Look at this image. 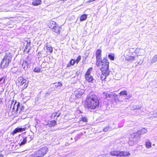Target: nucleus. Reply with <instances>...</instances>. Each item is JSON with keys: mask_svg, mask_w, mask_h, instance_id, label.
Returning a JSON list of instances; mask_svg holds the SVG:
<instances>
[{"mask_svg": "<svg viewBox=\"0 0 157 157\" xmlns=\"http://www.w3.org/2000/svg\"><path fill=\"white\" fill-rule=\"evenodd\" d=\"M99 104L98 99L95 94H90L86 97L85 106L87 108L94 109L98 107Z\"/></svg>", "mask_w": 157, "mask_h": 157, "instance_id": "1", "label": "nucleus"}, {"mask_svg": "<svg viewBox=\"0 0 157 157\" xmlns=\"http://www.w3.org/2000/svg\"><path fill=\"white\" fill-rule=\"evenodd\" d=\"M12 57L10 52H7L1 62V68H3L7 67L11 62Z\"/></svg>", "mask_w": 157, "mask_h": 157, "instance_id": "2", "label": "nucleus"}, {"mask_svg": "<svg viewBox=\"0 0 157 157\" xmlns=\"http://www.w3.org/2000/svg\"><path fill=\"white\" fill-rule=\"evenodd\" d=\"M140 138V136L137 132L132 134L128 142L129 145L130 146L133 145L138 142Z\"/></svg>", "mask_w": 157, "mask_h": 157, "instance_id": "3", "label": "nucleus"}, {"mask_svg": "<svg viewBox=\"0 0 157 157\" xmlns=\"http://www.w3.org/2000/svg\"><path fill=\"white\" fill-rule=\"evenodd\" d=\"M48 151L47 147H44L31 155V156L32 157H43L46 154Z\"/></svg>", "mask_w": 157, "mask_h": 157, "instance_id": "4", "label": "nucleus"}, {"mask_svg": "<svg viewBox=\"0 0 157 157\" xmlns=\"http://www.w3.org/2000/svg\"><path fill=\"white\" fill-rule=\"evenodd\" d=\"M110 154L111 155L113 156H123L124 157L128 156L130 155L128 152L121 151L117 150H114L111 151L110 153Z\"/></svg>", "mask_w": 157, "mask_h": 157, "instance_id": "5", "label": "nucleus"}, {"mask_svg": "<svg viewBox=\"0 0 157 157\" xmlns=\"http://www.w3.org/2000/svg\"><path fill=\"white\" fill-rule=\"evenodd\" d=\"M49 27L52 29V31L57 33H60L61 28L57 24L56 22L53 21H51L50 23Z\"/></svg>", "mask_w": 157, "mask_h": 157, "instance_id": "6", "label": "nucleus"}, {"mask_svg": "<svg viewBox=\"0 0 157 157\" xmlns=\"http://www.w3.org/2000/svg\"><path fill=\"white\" fill-rule=\"evenodd\" d=\"M92 68H90L86 71L85 75L86 80L89 83H93L95 80L93 78V77L90 75Z\"/></svg>", "mask_w": 157, "mask_h": 157, "instance_id": "7", "label": "nucleus"}, {"mask_svg": "<svg viewBox=\"0 0 157 157\" xmlns=\"http://www.w3.org/2000/svg\"><path fill=\"white\" fill-rule=\"evenodd\" d=\"M102 63L101 66V71L102 72H106L109 71V62L107 60L104 59L102 61L100 62Z\"/></svg>", "mask_w": 157, "mask_h": 157, "instance_id": "8", "label": "nucleus"}, {"mask_svg": "<svg viewBox=\"0 0 157 157\" xmlns=\"http://www.w3.org/2000/svg\"><path fill=\"white\" fill-rule=\"evenodd\" d=\"M26 80L22 77H19L16 80L17 84L18 86H22L24 84H25L24 86L23 87L24 89L26 88L28 86V84L26 83Z\"/></svg>", "mask_w": 157, "mask_h": 157, "instance_id": "9", "label": "nucleus"}, {"mask_svg": "<svg viewBox=\"0 0 157 157\" xmlns=\"http://www.w3.org/2000/svg\"><path fill=\"white\" fill-rule=\"evenodd\" d=\"M101 51L100 49L97 50L96 55V64L98 67H99L100 65V62L101 61L102 59L101 57Z\"/></svg>", "mask_w": 157, "mask_h": 157, "instance_id": "10", "label": "nucleus"}, {"mask_svg": "<svg viewBox=\"0 0 157 157\" xmlns=\"http://www.w3.org/2000/svg\"><path fill=\"white\" fill-rule=\"evenodd\" d=\"M17 103L16 102L14 105L13 107V108L12 110L13 111H15V109H16V112H19V113H21V112H20V109H21V105H20V103L19 102H18L17 104Z\"/></svg>", "mask_w": 157, "mask_h": 157, "instance_id": "11", "label": "nucleus"}, {"mask_svg": "<svg viewBox=\"0 0 157 157\" xmlns=\"http://www.w3.org/2000/svg\"><path fill=\"white\" fill-rule=\"evenodd\" d=\"M26 128L25 127L24 128H19L17 127L13 131V132L11 133V134L13 135H14L17 132H21L23 131H25Z\"/></svg>", "mask_w": 157, "mask_h": 157, "instance_id": "12", "label": "nucleus"}, {"mask_svg": "<svg viewBox=\"0 0 157 157\" xmlns=\"http://www.w3.org/2000/svg\"><path fill=\"white\" fill-rule=\"evenodd\" d=\"M109 74V72H102V74L101 76V79L102 81H103L105 79L106 77Z\"/></svg>", "mask_w": 157, "mask_h": 157, "instance_id": "13", "label": "nucleus"}, {"mask_svg": "<svg viewBox=\"0 0 157 157\" xmlns=\"http://www.w3.org/2000/svg\"><path fill=\"white\" fill-rule=\"evenodd\" d=\"M147 132V129L145 128H142L141 130L138 131L137 132V134H138L140 136L141 135L146 133Z\"/></svg>", "mask_w": 157, "mask_h": 157, "instance_id": "14", "label": "nucleus"}, {"mask_svg": "<svg viewBox=\"0 0 157 157\" xmlns=\"http://www.w3.org/2000/svg\"><path fill=\"white\" fill-rule=\"evenodd\" d=\"M29 67V64L26 61L24 60L22 64V67L25 70H26Z\"/></svg>", "mask_w": 157, "mask_h": 157, "instance_id": "15", "label": "nucleus"}, {"mask_svg": "<svg viewBox=\"0 0 157 157\" xmlns=\"http://www.w3.org/2000/svg\"><path fill=\"white\" fill-rule=\"evenodd\" d=\"M28 138H30L29 141L31 140H32V139H31V137L30 136H29L27 137L24 138L23 141L20 143L19 144H20V146H21L22 145L25 144L27 141V139Z\"/></svg>", "mask_w": 157, "mask_h": 157, "instance_id": "16", "label": "nucleus"}, {"mask_svg": "<svg viewBox=\"0 0 157 157\" xmlns=\"http://www.w3.org/2000/svg\"><path fill=\"white\" fill-rule=\"evenodd\" d=\"M145 145L147 148H150L151 147V143L148 140H147L146 141Z\"/></svg>", "mask_w": 157, "mask_h": 157, "instance_id": "17", "label": "nucleus"}, {"mask_svg": "<svg viewBox=\"0 0 157 157\" xmlns=\"http://www.w3.org/2000/svg\"><path fill=\"white\" fill-rule=\"evenodd\" d=\"M83 90L78 91L75 93V96L77 98H80L82 95L83 94Z\"/></svg>", "mask_w": 157, "mask_h": 157, "instance_id": "18", "label": "nucleus"}, {"mask_svg": "<svg viewBox=\"0 0 157 157\" xmlns=\"http://www.w3.org/2000/svg\"><path fill=\"white\" fill-rule=\"evenodd\" d=\"M56 124V121H51L48 122V125L49 127H52L55 126Z\"/></svg>", "mask_w": 157, "mask_h": 157, "instance_id": "19", "label": "nucleus"}, {"mask_svg": "<svg viewBox=\"0 0 157 157\" xmlns=\"http://www.w3.org/2000/svg\"><path fill=\"white\" fill-rule=\"evenodd\" d=\"M46 45L47 52L52 53V48L51 46H48L47 44H46Z\"/></svg>", "mask_w": 157, "mask_h": 157, "instance_id": "20", "label": "nucleus"}, {"mask_svg": "<svg viewBox=\"0 0 157 157\" xmlns=\"http://www.w3.org/2000/svg\"><path fill=\"white\" fill-rule=\"evenodd\" d=\"M125 59L128 61L133 60L135 59V57L131 56H127L125 57Z\"/></svg>", "mask_w": 157, "mask_h": 157, "instance_id": "21", "label": "nucleus"}, {"mask_svg": "<svg viewBox=\"0 0 157 157\" xmlns=\"http://www.w3.org/2000/svg\"><path fill=\"white\" fill-rule=\"evenodd\" d=\"M41 0H36L33 1V4L34 6H37L40 4L41 3Z\"/></svg>", "mask_w": 157, "mask_h": 157, "instance_id": "22", "label": "nucleus"}, {"mask_svg": "<svg viewBox=\"0 0 157 157\" xmlns=\"http://www.w3.org/2000/svg\"><path fill=\"white\" fill-rule=\"evenodd\" d=\"M157 61V54L155 55L152 58L151 60V62L152 63H155Z\"/></svg>", "mask_w": 157, "mask_h": 157, "instance_id": "23", "label": "nucleus"}, {"mask_svg": "<svg viewBox=\"0 0 157 157\" xmlns=\"http://www.w3.org/2000/svg\"><path fill=\"white\" fill-rule=\"evenodd\" d=\"M87 18V15L86 14H83L80 17V20L81 21H82L85 20Z\"/></svg>", "mask_w": 157, "mask_h": 157, "instance_id": "24", "label": "nucleus"}, {"mask_svg": "<svg viewBox=\"0 0 157 157\" xmlns=\"http://www.w3.org/2000/svg\"><path fill=\"white\" fill-rule=\"evenodd\" d=\"M26 43V45L25 47V48L26 49H29V47L30 45V42L28 41H26L25 42L24 44Z\"/></svg>", "mask_w": 157, "mask_h": 157, "instance_id": "25", "label": "nucleus"}, {"mask_svg": "<svg viewBox=\"0 0 157 157\" xmlns=\"http://www.w3.org/2000/svg\"><path fill=\"white\" fill-rule=\"evenodd\" d=\"M60 115V113H59L57 112L56 113H53L52 115V117H58L59 115Z\"/></svg>", "mask_w": 157, "mask_h": 157, "instance_id": "26", "label": "nucleus"}, {"mask_svg": "<svg viewBox=\"0 0 157 157\" xmlns=\"http://www.w3.org/2000/svg\"><path fill=\"white\" fill-rule=\"evenodd\" d=\"M114 55L113 54H110L108 55L109 58L111 60H113L114 59Z\"/></svg>", "mask_w": 157, "mask_h": 157, "instance_id": "27", "label": "nucleus"}, {"mask_svg": "<svg viewBox=\"0 0 157 157\" xmlns=\"http://www.w3.org/2000/svg\"><path fill=\"white\" fill-rule=\"evenodd\" d=\"M5 77H3L0 78V84H3L4 83L5 80Z\"/></svg>", "mask_w": 157, "mask_h": 157, "instance_id": "28", "label": "nucleus"}, {"mask_svg": "<svg viewBox=\"0 0 157 157\" xmlns=\"http://www.w3.org/2000/svg\"><path fill=\"white\" fill-rule=\"evenodd\" d=\"M119 94L121 96H124V95H127V94L126 91L124 90L121 92L119 93Z\"/></svg>", "mask_w": 157, "mask_h": 157, "instance_id": "29", "label": "nucleus"}, {"mask_svg": "<svg viewBox=\"0 0 157 157\" xmlns=\"http://www.w3.org/2000/svg\"><path fill=\"white\" fill-rule=\"evenodd\" d=\"M81 59V56H78L76 59L74 60L75 63L78 64L79 61Z\"/></svg>", "mask_w": 157, "mask_h": 157, "instance_id": "30", "label": "nucleus"}, {"mask_svg": "<svg viewBox=\"0 0 157 157\" xmlns=\"http://www.w3.org/2000/svg\"><path fill=\"white\" fill-rule=\"evenodd\" d=\"M110 127L109 125H108L107 126H105L103 129V131L104 132H107L109 129Z\"/></svg>", "mask_w": 157, "mask_h": 157, "instance_id": "31", "label": "nucleus"}, {"mask_svg": "<svg viewBox=\"0 0 157 157\" xmlns=\"http://www.w3.org/2000/svg\"><path fill=\"white\" fill-rule=\"evenodd\" d=\"M40 69L39 67H36L34 70L35 72H39L40 71Z\"/></svg>", "mask_w": 157, "mask_h": 157, "instance_id": "32", "label": "nucleus"}, {"mask_svg": "<svg viewBox=\"0 0 157 157\" xmlns=\"http://www.w3.org/2000/svg\"><path fill=\"white\" fill-rule=\"evenodd\" d=\"M75 63V61L73 59H72L70 62V64L72 65H74Z\"/></svg>", "mask_w": 157, "mask_h": 157, "instance_id": "33", "label": "nucleus"}, {"mask_svg": "<svg viewBox=\"0 0 157 157\" xmlns=\"http://www.w3.org/2000/svg\"><path fill=\"white\" fill-rule=\"evenodd\" d=\"M21 105V109H20V112H21H21L22 111H23V110L24 109V105Z\"/></svg>", "mask_w": 157, "mask_h": 157, "instance_id": "34", "label": "nucleus"}, {"mask_svg": "<svg viewBox=\"0 0 157 157\" xmlns=\"http://www.w3.org/2000/svg\"><path fill=\"white\" fill-rule=\"evenodd\" d=\"M37 56H39L38 58V59H39L40 57H41L42 56V53L40 51L37 54Z\"/></svg>", "mask_w": 157, "mask_h": 157, "instance_id": "35", "label": "nucleus"}, {"mask_svg": "<svg viewBox=\"0 0 157 157\" xmlns=\"http://www.w3.org/2000/svg\"><path fill=\"white\" fill-rule=\"evenodd\" d=\"M81 119V120L83 122H85L87 121L86 118L85 117H82Z\"/></svg>", "mask_w": 157, "mask_h": 157, "instance_id": "36", "label": "nucleus"}, {"mask_svg": "<svg viewBox=\"0 0 157 157\" xmlns=\"http://www.w3.org/2000/svg\"><path fill=\"white\" fill-rule=\"evenodd\" d=\"M112 94L107 93V95L106 97V98H110L112 97Z\"/></svg>", "mask_w": 157, "mask_h": 157, "instance_id": "37", "label": "nucleus"}, {"mask_svg": "<svg viewBox=\"0 0 157 157\" xmlns=\"http://www.w3.org/2000/svg\"><path fill=\"white\" fill-rule=\"evenodd\" d=\"M107 92H103L102 93V94L103 95H104V96H105V98H106V96L107 95Z\"/></svg>", "mask_w": 157, "mask_h": 157, "instance_id": "38", "label": "nucleus"}, {"mask_svg": "<svg viewBox=\"0 0 157 157\" xmlns=\"http://www.w3.org/2000/svg\"><path fill=\"white\" fill-rule=\"evenodd\" d=\"M152 115L154 117H156V116H157V111L156 112L154 113Z\"/></svg>", "mask_w": 157, "mask_h": 157, "instance_id": "39", "label": "nucleus"}, {"mask_svg": "<svg viewBox=\"0 0 157 157\" xmlns=\"http://www.w3.org/2000/svg\"><path fill=\"white\" fill-rule=\"evenodd\" d=\"M95 0H90L88 1L89 3L95 1Z\"/></svg>", "mask_w": 157, "mask_h": 157, "instance_id": "40", "label": "nucleus"}, {"mask_svg": "<svg viewBox=\"0 0 157 157\" xmlns=\"http://www.w3.org/2000/svg\"><path fill=\"white\" fill-rule=\"evenodd\" d=\"M58 84H59V86H62V84L60 82H59Z\"/></svg>", "mask_w": 157, "mask_h": 157, "instance_id": "41", "label": "nucleus"}, {"mask_svg": "<svg viewBox=\"0 0 157 157\" xmlns=\"http://www.w3.org/2000/svg\"><path fill=\"white\" fill-rule=\"evenodd\" d=\"M102 157H110V156L107 155H105L103 156Z\"/></svg>", "mask_w": 157, "mask_h": 157, "instance_id": "42", "label": "nucleus"}, {"mask_svg": "<svg viewBox=\"0 0 157 157\" xmlns=\"http://www.w3.org/2000/svg\"><path fill=\"white\" fill-rule=\"evenodd\" d=\"M117 101H118L119 102H120V103H121V102H122V101H121V100H117Z\"/></svg>", "mask_w": 157, "mask_h": 157, "instance_id": "43", "label": "nucleus"}, {"mask_svg": "<svg viewBox=\"0 0 157 157\" xmlns=\"http://www.w3.org/2000/svg\"><path fill=\"white\" fill-rule=\"evenodd\" d=\"M129 51H134V49H132V48H131V49H130Z\"/></svg>", "mask_w": 157, "mask_h": 157, "instance_id": "44", "label": "nucleus"}, {"mask_svg": "<svg viewBox=\"0 0 157 157\" xmlns=\"http://www.w3.org/2000/svg\"><path fill=\"white\" fill-rule=\"evenodd\" d=\"M128 97H129L127 99H128L129 98H130L131 97V95H130V94H129Z\"/></svg>", "mask_w": 157, "mask_h": 157, "instance_id": "45", "label": "nucleus"}, {"mask_svg": "<svg viewBox=\"0 0 157 157\" xmlns=\"http://www.w3.org/2000/svg\"><path fill=\"white\" fill-rule=\"evenodd\" d=\"M3 156L2 154H0V157H3Z\"/></svg>", "mask_w": 157, "mask_h": 157, "instance_id": "46", "label": "nucleus"}, {"mask_svg": "<svg viewBox=\"0 0 157 157\" xmlns=\"http://www.w3.org/2000/svg\"><path fill=\"white\" fill-rule=\"evenodd\" d=\"M155 145V144H153V145Z\"/></svg>", "mask_w": 157, "mask_h": 157, "instance_id": "47", "label": "nucleus"}, {"mask_svg": "<svg viewBox=\"0 0 157 157\" xmlns=\"http://www.w3.org/2000/svg\"><path fill=\"white\" fill-rule=\"evenodd\" d=\"M156 117H157V116H156Z\"/></svg>", "mask_w": 157, "mask_h": 157, "instance_id": "48", "label": "nucleus"}]
</instances>
